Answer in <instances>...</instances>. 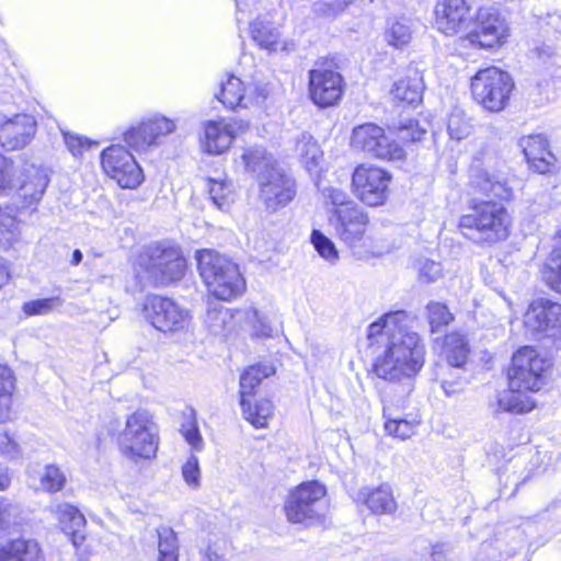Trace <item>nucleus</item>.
I'll list each match as a JSON object with an SVG mask.
<instances>
[{"instance_id": "57", "label": "nucleus", "mask_w": 561, "mask_h": 561, "mask_svg": "<svg viewBox=\"0 0 561 561\" xmlns=\"http://www.w3.org/2000/svg\"><path fill=\"white\" fill-rule=\"evenodd\" d=\"M454 552L450 542H436L432 546L431 560L432 561H449Z\"/></svg>"}, {"instance_id": "62", "label": "nucleus", "mask_w": 561, "mask_h": 561, "mask_svg": "<svg viewBox=\"0 0 561 561\" xmlns=\"http://www.w3.org/2000/svg\"><path fill=\"white\" fill-rule=\"evenodd\" d=\"M204 561H225L224 556L209 546L203 553Z\"/></svg>"}, {"instance_id": "46", "label": "nucleus", "mask_w": 561, "mask_h": 561, "mask_svg": "<svg viewBox=\"0 0 561 561\" xmlns=\"http://www.w3.org/2000/svg\"><path fill=\"white\" fill-rule=\"evenodd\" d=\"M415 423L405 419H389L385 422V430L389 435L407 439L414 434Z\"/></svg>"}, {"instance_id": "14", "label": "nucleus", "mask_w": 561, "mask_h": 561, "mask_svg": "<svg viewBox=\"0 0 561 561\" xmlns=\"http://www.w3.org/2000/svg\"><path fill=\"white\" fill-rule=\"evenodd\" d=\"M391 174L377 167L358 165L352 176L354 194L368 206L382 205L389 193Z\"/></svg>"}, {"instance_id": "1", "label": "nucleus", "mask_w": 561, "mask_h": 561, "mask_svg": "<svg viewBox=\"0 0 561 561\" xmlns=\"http://www.w3.org/2000/svg\"><path fill=\"white\" fill-rule=\"evenodd\" d=\"M500 161L489 152H482L481 160L476 159L470 171L471 184L481 193L499 201H470L466 213L458 221L461 233L483 247L505 240L510 233L511 217L502 202L512 197V190L499 175L490 172L491 169H496Z\"/></svg>"}, {"instance_id": "26", "label": "nucleus", "mask_w": 561, "mask_h": 561, "mask_svg": "<svg viewBox=\"0 0 561 561\" xmlns=\"http://www.w3.org/2000/svg\"><path fill=\"white\" fill-rule=\"evenodd\" d=\"M443 353L447 359V369H462L470 354L467 335L458 331L446 334L443 343Z\"/></svg>"}, {"instance_id": "2", "label": "nucleus", "mask_w": 561, "mask_h": 561, "mask_svg": "<svg viewBox=\"0 0 561 561\" xmlns=\"http://www.w3.org/2000/svg\"><path fill=\"white\" fill-rule=\"evenodd\" d=\"M409 313H385L367 329L368 346L375 354L377 377L398 382L415 377L425 362V346L416 332L407 328Z\"/></svg>"}, {"instance_id": "39", "label": "nucleus", "mask_w": 561, "mask_h": 561, "mask_svg": "<svg viewBox=\"0 0 561 561\" xmlns=\"http://www.w3.org/2000/svg\"><path fill=\"white\" fill-rule=\"evenodd\" d=\"M387 43L396 48H402L408 45L412 38V27L410 20L405 18L390 19L385 33Z\"/></svg>"}, {"instance_id": "41", "label": "nucleus", "mask_w": 561, "mask_h": 561, "mask_svg": "<svg viewBox=\"0 0 561 561\" xmlns=\"http://www.w3.org/2000/svg\"><path fill=\"white\" fill-rule=\"evenodd\" d=\"M142 133L151 136L152 145H158L160 137H164L175 130V123L164 116L156 115L140 124Z\"/></svg>"}, {"instance_id": "13", "label": "nucleus", "mask_w": 561, "mask_h": 561, "mask_svg": "<svg viewBox=\"0 0 561 561\" xmlns=\"http://www.w3.org/2000/svg\"><path fill=\"white\" fill-rule=\"evenodd\" d=\"M344 80L340 72L333 69L332 62L318 61L309 70V95L319 107L337 104L343 95Z\"/></svg>"}, {"instance_id": "5", "label": "nucleus", "mask_w": 561, "mask_h": 561, "mask_svg": "<svg viewBox=\"0 0 561 561\" xmlns=\"http://www.w3.org/2000/svg\"><path fill=\"white\" fill-rule=\"evenodd\" d=\"M139 265L156 287H165L182 279L186 261L181 249L170 241L147 245L139 255Z\"/></svg>"}, {"instance_id": "11", "label": "nucleus", "mask_w": 561, "mask_h": 561, "mask_svg": "<svg viewBox=\"0 0 561 561\" xmlns=\"http://www.w3.org/2000/svg\"><path fill=\"white\" fill-rule=\"evenodd\" d=\"M351 145L354 149L381 160H401L404 157L402 147L390 140L383 128L374 123L354 127Z\"/></svg>"}, {"instance_id": "20", "label": "nucleus", "mask_w": 561, "mask_h": 561, "mask_svg": "<svg viewBox=\"0 0 561 561\" xmlns=\"http://www.w3.org/2000/svg\"><path fill=\"white\" fill-rule=\"evenodd\" d=\"M525 158L530 169L538 173H546L554 160L553 154L549 151L548 140L542 135H531L524 137L519 141Z\"/></svg>"}, {"instance_id": "61", "label": "nucleus", "mask_w": 561, "mask_h": 561, "mask_svg": "<svg viewBox=\"0 0 561 561\" xmlns=\"http://www.w3.org/2000/svg\"><path fill=\"white\" fill-rule=\"evenodd\" d=\"M250 93L255 104L262 105L270 94V88L266 83L257 82L253 84Z\"/></svg>"}, {"instance_id": "24", "label": "nucleus", "mask_w": 561, "mask_h": 561, "mask_svg": "<svg viewBox=\"0 0 561 561\" xmlns=\"http://www.w3.org/2000/svg\"><path fill=\"white\" fill-rule=\"evenodd\" d=\"M27 474L34 488L48 493L58 492L66 484L65 473L55 465L31 466L27 469Z\"/></svg>"}, {"instance_id": "18", "label": "nucleus", "mask_w": 561, "mask_h": 561, "mask_svg": "<svg viewBox=\"0 0 561 561\" xmlns=\"http://www.w3.org/2000/svg\"><path fill=\"white\" fill-rule=\"evenodd\" d=\"M36 121L27 114H18L0 123V146L7 150H20L27 146L36 133Z\"/></svg>"}, {"instance_id": "45", "label": "nucleus", "mask_w": 561, "mask_h": 561, "mask_svg": "<svg viewBox=\"0 0 561 561\" xmlns=\"http://www.w3.org/2000/svg\"><path fill=\"white\" fill-rule=\"evenodd\" d=\"M311 243L321 257L329 262L337 261L339 253L335 244L320 230H313L311 232Z\"/></svg>"}, {"instance_id": "47", "label": "nucleus", "mask_w": 561, "mask_h": 561, "mask_svg": "<svg viewBox=\"0 0 561 561\" xmlns=\"http://www.w3.org/2000/svg\"><path fill=\"white\" fill-rule=\"evenodd\" d=\"M125 142L136 151L146 150L152 146L151 136H147L142 133L141 126L131 127L124 134Z\"/></svg>"}, {"instance_id": "8", "label": "nucleus", "mask_w": 561, "mask_h": 561, "mask_svg": "<svg viewBox=\"0 0 561 561\" xmlns=\"http://www.w3.org/2000/svg\"><path fill=\"white\" fill-rule=\"evenodd\" d=\"M325 488L318 481L302 482L288 494L284 512L291 524L313 525L322 519Z\"/></svg>"}, {"instance_id": "48", "label": "nucleus", "mask_w": 561, "mask_h": 561, "mask_svg": "<svg viewBox=\"0 0 561 561\" xmlns=\"http://www.w3.org/2000/svg\"><path fill=\"white\" fill-rule=\"evenodd\" d=\"M12 161L0 154V196L7 195L15 187Z\"/></svg>"}, {"instance_id": "38", "label": "nucleus", "mask_w": 561, "mask_h": 561, "mask_svg": "<svg viewBox=\"0 0 561 561\" xmlns=\"http://www.w3.org/2000/svg\"><path fill=\"white\" fill-rule=\"evenodd\" d=\"M14 381L13 371L8 366L0 365V423L10 419Z\"/></svg>"}, {"instance_id": "12", "label": "nucleus", "mask_w": 561, "mask_h": 561, "mask_svg": "<svg viewBox=\"0 0 561 561\" xmlns=\"http://www.w3.org/2000/svg\"><path fill=\"white\" fill-rule=\"evenodd\" d=\"M104 172L123 188H136L144 181L142 170L135 157L121 145H112L101 153Z\"/></svg>"}, {"instance_id": "4", "label": "nucleus", "mask_w": 561, "mask_h": 561, "mask_svg": "<svg viewBox=\"0 0 561 561\" xmlns=\"http://www.w3.org/2000/svg\"><path fill=\"white\" fill-rule=\"evenodd\" d=\"M197 268L208 293L217 300H231L245 290L238 264L209 249L197 251Z\"/></svg>"}, {"instance_id": "37", "label": "nucleus", "mask_w": 561, "mask_h": 561, "mask_svg": "<svg viewBox=\"0 0 561 561\" xmlns=\"http://www.w3.org/2000/svg\"><path fill=\"white\" fill-rule=\"evenodd\" d=\"M542 279L552 290L561 294V231L559 241L553 247L542 270Z\"/></svg>"}, {"instance_id": "28", "label": "nucleus", "mask_w": 561, "mask_h": 561, "mask_svg": "<svg viewBox=\"0 0 561 561\" xmlns=\"http://www.w3.org/2000/svg\"><path fill=\"white\" fill-rule=\"evenodd\" d=\"M247 171L251 172L257 183L261 181V175L276 171L280 167L275 158L266 151L263 147H252L247 149L242 154Z\"/></svg>"}, {"instance_id": "7", "label": "nucleus", "mask_w": 561, "mask_h": 561, "mask_svg": "<svg viewBox=\"0 0 561 561\" xmlns=\"http://www.w3.org/2000/svg\"><path fill=\"white\" fill-rule=\"evenodd\" d=\"M514 81L497 67L480 69L471 78L473 99L490 112H501L508 103Z\"/></svg>"}, {"instance_id": "30", "label": "nucleus", "mask_w": 561, "mask_h": 561, "mask_svg": "<svg viewBox=\"0 0 561 561\" xmlns=\"http://www.w3.org/2000/svg\"><path fill=\"white\" fill-rule=\"evenodd\" d=\"M423 90L422 78L414 71L413 76L397 81L391 93L397 101L414 106L422 101Z\"/></svg>"}, {"instance_id": "33", "label": "nucleus", "mask_w": 561, "mask_h": 561, "mask_svg": "<svg viewBox=\"0 0 561 561\" xmlns=\"http://www.w3.org/2000/svg\"><path fill=\"white\" fill-rule=\"evenodd\" d=\"M296 151L309 173L316 172L322 159V150L309 134H302L297 141Z\"/></svg>"}, {"instance_id": "16", "label": "nucleus", "mask_w": 561, "mask_h": 561, "mask_svg": "<svg viewBox=\"0 0 561 561\" xmlns=\"http://www.w3.org/2000/svg\"><path fill=\"white\" fill-rule=\"evenodd\" d=\"M527 330L545 333L548 337L561 335V305L540 298L533 301L524 316Z\"/></svg>"}, {"instance_id": "56", "label": "nucleus", "mask_w": 561, "mask_h": 561, "mask_svg": "<svg viewBox=\"0 0 561 561\" xmlns=\"http://www.w3.org/2000/svg\"><path fill=\"white\" fill-rule=\"evenodd\" d=\"M55 298H44L27 301L23 306V311L28 316L43 314L53 309Z\"/></svg>"}, {"instance_id": "49", "label": "nucleus", "mask_w": 561, "mask_h": 561, "mask_svg": "<svg viewBox=\"0 0 561 561\" xmlns=\"http://www.w3.org/2000/svg\"><path fill=\"white\" fill-rule=\"evenodd\" d=\"M321 193L325 199V203L332 204L334 209H341L356 205L354 201L350 199L347 193L340 188L328 186L321 188Z\"/></svg>"}, {"instance_id": "55", "label": "nucleus", "mask_w": 561, "mask_h": 561, "mask_svg": "<svg viewBox=\"0 0 561 561\" xmlns=\"http://www.w3.org/2000/svg\"><path fill=\"white\" fill-rule=\"evenodd\" d=\"M64 140L68 150L78 157L82 153L83 149H88L93 144L90 139L73 135L69 131H64Z\"/></svg>"}, {"instance_id": "58", "label": "nucleus", "mask_w": 561, "mask_h": 561, "mask_svg": "<svg viewBox=\"0 0 561 561\" xmlns=\"http://www.w3.org/2000/svg\"><path fill=\"white\" fill-rule=\"evenodd\" d=\"M15 514V507L7 500L0 499V531L10 527Z\"/></svg>"}, {"instance_id": "44", "label": "nucleus", "mask_w": 561, "mask_h": 561, "mask_svg": "<svg viewBox=\"0 0 561 561\" xmlns=\"http://www.w3.org/2000/svg\"><path fill=\"white\" fill-rule=\"evenodd\" d=\"M208 192L213 204L220 210H227L232 201L231 185L224 181L209 180Z\"/></svg>"}, {"instance_id": "3", "label": "nucleus", "mask_w": 561, "mask_h": 561, "mask_svg": "<svg viewBox=\"0 0 561 561\" xmlns=\"http://www.w3.org/2000/svg\"><path fill=\"white\" fill-rule=\"evenodd\" d=\"M437 28L446 35L467 31L472 24L471 7L467 0H442L435 7ZM469 31V42L480 48L501 45L507 36V26L499 11L491 7L480 8Z\"/></svg>"}, {"instance_id": "64", "label": "nucleus", "mask_w": 561, "mask_h": 561, "mask_svg": "<svg viewBox=\"0 0 561 561\" xmlns=\"http://www.w3.org/2000/svg\"><path fill=\"white\" fill-rule=\"evenodd\" d=\"M82 259H83L82 252L79 249H76L72 252L71 264L75 265V266L79 265L81 263Z\"/></svg>"}, {"instance_id": "42", "label": "nucleus", "mask_w": 561, "mask_h": 561, "mask_svg": "<svg viewBox=\"0 0 561 561\" xmlns=\"http://www.w3.org/2000/svg\"><path fill=\"white\" fill-rule=\"evenodd\" d=\"M426 309L432 333L442 331L454 320L453 313L447 306L442 302L431 301L426 306Z\"/></svg>"}, {"instance_id": "15", "label": "nucleus", "mask_w": 561, "mask_h": 561, "mask_svg": "<svg viewBox=\"0 0 561 561\" xmlns=\"http://www.w3.org/2000/svg\"><path fill=\"white\" fill-rule=\"evenodd\" d=\"M295 196V180L282 168L261 175L259 199L268 213L286 207Z\"/></svg>"}, {"instance_id": "31", "label": "nucleus", "mask_w": 561, "mask_h": 561, "mask_svg": "<svg viewBox=\"0 0 561 561\" xmlns=\"http://www.w3.org/2000/svg\"><path fill=\"white\" fill-rule=\"evenodd\" d=\"M275 374V368L266 364L250 366L240 376V399H249L254 394V389L264 378Z\"/></svg>"}, {"instance_id": "27", "label": "nucleus", "mask_w": 561, "mask_h": 561, "mask_svg": "<svg viewBox=\"0 0 561 561\" xmlns=\"http://www.w3.org/2000/svg\"><path fill=\"white\" fill-rule=\"evenodd\" d=\"M59 524L62 531L70 536L75 546H80L84 539L85 518L80 511L69 504L60 505L58 508Z\"/></svg>"}, {"instance_id": "22", "label": "nucleus", "mask_w": 561, "mask_h": 561, "mask_svg": "<svg viewBox=\"0 0 561 561\" xmlns=\"http://www.w3.org/2000/svg\"><path fill=\"white\" fill-rule=\"evenodd\" d=\"M358 500H360L373 514L377 515H391L398 508L392 489L387 483L374 489H360Z\"/></svg>"}, {"instance_id": "54", "label": "nucleus", "mask_w": 561, "mask_h": 561, "mask_svg": "<svg viewBox=\"0 0 561 561\" xmlns=\"http://www.w3.org/2000/svg\"><path fill=\"white\" fill-rule=\"evenodd\" d=\"M0 454L8 459H18L21 447L8 432H0Z\"/></svg>"}, {"instance_id": "21", "label": "nucleus", "mask_w": 561, "mask_h": 561, "mask_svg": "<svg viewBox=\"0 0 561 561\" xmlns=\"http://www.w3.org/2000/svg\"><path fill=\"white\" fill-rule=\"evenodd\" d=\"M44 553L35 539L19 537L0 545V561H44Z\"/></svg>"}, {"instance_id": "10", "label": "nucleus", "mask_w": 561, "mask_h": 561, "mask_svg": "<svg viewBox=\"0 0 561 561\" xmlns=\"http://www.w3.org/2000/svg\"><path fill=\"white\" fill-rule=\"evenodd\" d=\"M144 314L154 329L163 333L181 332L190 324L187 310L179 306L173 299L159 295H151L146 298Z\"/></svg>"}, {"instance_id": "25", "label": "nucleus", "mask_w": 561, "mask_h": 561, "mask_svg": "<svg viewBox=\"0 0 561 561\" xmlns=\"http://www.w3.org/2000/svg\"><path fill=\"white\" fill-rule=\"evenodd\" d=\"M250 34L252 41L262 49L270 51L285 49L279 28L265 16H259L250 23Z\"/></svg>"}, {"instance_id": "29", "label": "nucleus", "mask_w": 561, "mask_h": 561, "mask_svg": "<svg viewBox=\"0 0 561 561\" xmlns=\"http://www.w3.org/2000/svg\"><path fill=\"white\" fill-rule=\"evenodd\" d=\"M524 392L522 389H514L508 386V389L499 392L494 412L523 414L531 411L535 404Z\"/></svg>"}, {"instance_id": "59", "label": "nucleus", "mask_w": 561, "mask_h": 561, "mask_svg": "<svg viewBox=\"0 0 561 561\" xmlns=\"http://www.w3.org/2000/svg\"><path fill=\"white\" fill-rule=\"evenodd\" d=\"M447 128L450 137L457 140L463 139L469 133L468 126H460V119L456 115L449 118Z\"/></svg>"}, {"instance_id": "51", "label": "nucleus", "mask_w": 561, "mask_h": 561, "mask_svg": "<svg viewBox=\"0 0 561 561\" xmlns=\"http://www.w3.org/2000/svg\"><path fill=\"white\" fill-rule=\"evenodd\" d=\"M249 319L252 321L253 334L257 337H270L273 334V328L266 316L252 308L248 312Z\"/></svg>"}, {"instance_id": "32", "label": "nucleus", "mask_w": 561, "mask_h": 561, "mask_svg": "<svg viewBox=\"0 0 561 561\" xmlns=\"http://www.w3.org/2000/svg\"><path fill=\"white\" fill-rule=\"evenodd\" d=\"M216 98L227 108L234 110L236 107H247L244 101V88L242 81L230 75L227 80L221 82L220 91Z\"/></svg>"}, {"instance_id": "35", "label": "nucleus", "mask_w": 561, "mask_h": 561, "mask_svg": "<svg viewBox=\"0 0 561 561\" xmlns=\"http://www.w3.org/2000/svg\"><path fill=\"white\" fill-rule=\"evenodd\" d=\"M180 432L187 444L195 450L203 449V437L196 420V411L193 407H185L181 414Z\"/></svg>"}, {"instance_id": "9", "label": "nucleus", "mask_w": 561, "mask_h": 561, "mask_svg": "<svg viewBox=\"0 0 561 561\" xmlns=\"http://www.w3.org/2000/svg\"><path fill=\"white\" fill-rule=\"evenodd\" d=\"M546 360L533 347H523L514 353L508 369V385L524 391H538L543 385Z\"/></svg>"}, {"instance_id": "6", "label": "nucleus", "mask_w": 561, "mask_h": 561, "mask_svg": "<svg viewBox=\"0 0 561 561\" xmlns=\"http://www.w3.org/2000/svg\"><path fill=\"white\" fill-rule=\"evenodd\" d=\"M118 445L122 454L134 461L156 456L158 428L147 410H137L127 417Z\"/></svg>"}, {"instance_id": "23", "label": "nucleus", "mask_w": 561, "mask_h": 561, "mask_svg": "<svg viewBox=\"0 0 561 561\" xmlns=\"http://www.w3.org/2000/svg\"><path fill=\"white\" fill-rule=\"evenodd\" d=\"M233 138V129L229 124L224 121H209L204 126V140L202 144L207 153L220 154L230 147Z\"/></svg>"}, {"instance_id": "34", "label": "nucleus", "mask_w": 561, "mask_h": 561, "mask_svg": "<svg viewBox=\"0 0 561 561\" xmlns=\"http://www.w3.org/2000/svg\"><path fill=\"white\" fill-rule=\"evenodd\" d=\"M242 414L254 427L263 428L267 419L273 414V404L267 399H262L252 405L249 399H240Z\"/></svg>"}, {"instance_id": "53", "label": "nucleus", "mask_w": 561, "mask_h": 561, "mask_svg": "<svg viewBox=\"0 0 561 561\" xmlns=\"http://www.w3.org/2000/svg\"><path fill=\"white\" fill-rule=\"evenodd\" d=\"M420 279L425 283H434L442 276V266L439 263L425 259L420 262Z\"/></svg>"}, {"instance_id": "63", "label": "nucleus", "mask_w": 561, "mask_h": 561, "mask_svg": "<svg viewBox=\"0 0 561 561\" xmlns=\"http://www.w3.org/2000/svg\"><path fill=\"white\" fill-rule=\"evenodd\" d=\"M9 272L7 266L4 265L2 259L0 257V288L8 282Z\"/></svg>"}, {"instance_id": "43", "label": "nucleus", "mask_w": 561, "mask_h": 561, "mask_svg": "<svg viewBox=\"0 0 561 561\" xmlns=\"http://www.w3.org/2000/svg\"><path fill=\"white\" fill-rule=\"evenodd\" d=\"M400 140L404 142H417L426 134V129L420 126L414 118H403L394 126Z\"/></svg>"}, {"instance_id": "50", "label": "nucleus", "mask_w": 561, "mask_h": 561, "mask_svg": "<svg viewBox=\"0 0 561 561\" xmlns=\"http://www.w3.org/2000/svg\"><path fill=\"white\" fill-rule=\"evenodd\" d=\"M182 476L184 481L193 489L201 485V469L198 458L191 455L186 462L182 466Z\"/></svg>"}, {"instance_id": "40", "label": "nucleus", "mask_w": 561, "mask_h": 561, "mask_svg": "<svg viewBox=\"0 0 561 561\" xmlns=\"http://www.w3.org/2000/svg\"><path fill=\"white\" fill-rule=\"evenodd\" d=\"M159 561H178L179 545L174 530L167 526L157 529Z\"/></svg>"}, {"instance_id": "52", "label": "nucleus", "mask_w": 561, "mask_h": 561, "mask_svg": "<svg viewBox=\"0 0 561 561\" xmlns=\"http://www.w3.org/2000/svg\"><path fill=\"white\" fill-rule=\"evenodd\" d=\"M467 380L463 376L450 373L449 377H443L440 387L447 397L459 394L463 391Z\"/></svg>"}, {"instance_id": "36", "label": "nucleus", "mask_w": 561, "mask_h": 561, "mask_svg": "<svg viewBox=\"0 0 561 561\" xmlns=\"http://www.w3.org/2000/svg\"><path fill=\"white\" fill-rule=\"evenodd\" d=\"M232 321L230 310L219 302L208 301L204 323L210 333L219 335Z\"/></svg>"}, {"instance_id": "60", "label": "nucleus", "mask_w": 561, "mask_h": 561, "mask_svg": "<svg viewBox=\"0 0 561 561\" xmlns=\"http://www.w3.org/2000/svg\"><path fill=\"white\" fill-rule=\"evenodd\" d=\"M341 10V5L335 3L316 2L313 5L316 14L328 19L336 16Z\"/></svg>"}, {"instance_id": "17", "label": "nucleus", "mask_w": 561, "mask_h": 561, "mask_svg": "<svg viewBox=\"0 0 561 561\" xmlns=\"http://www.w3.org/2000/svg\"><path fill=\"white\" fill-rule=\"evenodd\" d=\"M329 220L339 238L350 247L362 241L368 224L367 214L357 204L333 209Z\"/></svg>"}, {"instance_id": "19", "label": "nucleus", "mask_w": 561, "mask_h": 561, "mask_svg": "<svg viewBox=\"0 0 561 561\" xmlns=\"http://www.w3.org/2000/svg\"><path fill=\"white\" fill-rule=\"evenodd\" d=\"M24 180L21 183L18 196L22 199V207L30 208L42 199L49 183L48 169L43 165L26 164L23 168Z\"/></svg>"}]
</instances>
